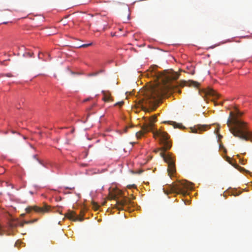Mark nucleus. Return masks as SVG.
<instances>
[{"label":"nucleus","instance_id":"obj_3","mask_svg":"<svg viewBox=\"0 0 252 252\" xmlns=\"http://www.w3.org/2000/svg\"><path fill=\"white\" fill-rule=\"evenodd\" d=\"M154 137L156 138H159V142L162 147L158 150H155L154 152L157 153L159 151L160 156L163 158L164 161L168 164L167 171L168 174L171 176L176 172L175 160L170 154H165L164 152L170 149L172 146L171 142L169 140V135L164 131L161 130L153 131Z\"/></svg>","mask_w":252,"mask_h":252},{"label":"nucleus","instance_id":"obj_24","mask_svg":"<svg viewBox=\"0 0 252 252\" xmlns=\"http://www.w3.org/2000/svg\"><path fill=\"white\" fill-rule=\"evenodd\" d=\"M20 226H21V227H23V226H24V223H21Z\"/></svg>","mask_w":252,"mask_h":252},{"label":"nucleus","instance_id":"obj_7","mask_svg":"<svg viewBox=\"0 0 252 252\" xmlns=\"http://www.w3.org/2000/svg\"><path fill=\"white\" fill-rule=\"evenodd\" d=\"M157 121V116L154 115L148 119L145 124L144 129L146 131H150L153 130L154 124Z\"/></svg>","mask_w":252,"mask_h":252},{"label":"nucleus","instance_id":"obj_23","mask_svg":"<svg viewBox=\"0 0 252 252\" xmlns=\"http://www.w3.org/2000/svg\"><path fill=\"white\" fill-rule=\"evenodd\" d=\"M60 208H61L60 207H58V210H57V211H58V212H59L60 213H61V210H60Z\"/></svg>","mask_w":252,"mask_h":252},{"label":"nucleus","instance_id":"obj_1","mask_svg":"<svg viewBox=\"0 0 252 252\" xmlns=\"http://www.w3.org/2000/svg\"><path fill=\"white\" fill-rule=\"evenodd\" d=\"M147 75L148 77H153L156 82L141 93L143 94V103L148 104L150 109L152 111L156 109L161 97L167 92L173 89V85L170 82L177 80L180 74L171 70L166 71L163 73L152 71L148 72Z\"/></svg>","mask_w":252,"mask_h":252},{"label":"nucleus","instance_id":"obj_14","mask_svg":"<svg viewBox=\"0 0 252 252\" xmlns=\"http://www.w3.org/2000/svg\"><path fill=\"white\" fill-rule=\"evenodd\" d=\"M93 208L94 210H97L98 209V208H99V205H97L96 203L94 202L93 203Z\"/></svg>","mask_w":252,"mask_h":252},{"label":"nucleus","instance_id":"obj_19","mask_svg":"<svg viewBox=\"0 0 252 252\" xmlns=\"http://www.w3.org/2000/svg\"><path fill=\"white\" fill-rule=\"evenodd\" d=\"M102 72V70H101L99 72H96L93 73L91 74L90 75V76H95V75H97L99 72Z\"/></svg>","mask_w":252,"mask_h":252},{"label":"nucleus","instance_id":"obj_6","mask_svg":"<svg viewBox=\"0 0 252 252\" xmlns=\"http://www.w3.org/2000/svg\"><path fill=\"white\" fill-rule=\"evenodd\" d=\"M50 206L45 204L43 207H40L37 206H29L26 208V211L27 213H30L32 210L39 213H45L49 210Z\"/></svg>","mask_w":252,"mask_h":252},{"label":"nucleus","instance_id":"obj_22","mask_svg":"<svg viewBox=\"0 0 252 252\" xmlns=\"http://www.w3.org/2000/svg\"><path fill=\"white\" fill-rule=\"evenodd\" d=\"M5 76H7V77H11V76H12L11 74H10V73L6 74L5 75Z\"/></svg>","mask_w":252,"mask_h":252},{"label":"nucleus","instance_id":"obj_8","mask_svg":"<svg viewBox=\"0 0 252 252\" xmlns=\"http://www.w3.org/2000/svg\"><path fill=\"white\" fill-rule=\"evenodd\" d=\"M65 217L67 218L68 219L73 221H82L83 220V217L77 216L74 212L71 211H69L65 215Z\"/></svg>","mask_w":252,"mask_h":252},{"label":"nucleus","instance_id":"obj_2","mask_svg":"<svg viewBox=\"0 0 252 252\" xmlns=\"http://www.w3.org/2000/svg\"><path fill=\"white\" fill-rule=\"evenodd\" d=\"M242 113L236 109V114L230 112V117L227 120V125L229 131L236 137L252 142V132L248 129L247 124L238 118Z\"/></svg>","mask_w":252,"mask_h":252},{"label":"nucleus","instance_id":"obj_18","mask_svg":"<svg viewBox=\"0 0 252 252\" xmlns=\"http://www.w3.org/2000/svg\"><path fill=\"white\" fill-rule=\"evenodd\" d=\"M3 234V230L2 227V226L0 224V236H1Z\"/></svg>","mask_w":252,"mask_h":252},{"label":"nucleus","instance_id":"obj_25","mask_svg":"<svg viewBox=\"0 0 252 252\" xmlns=\"http://www.w3.org/2000/svg\"><path fill=\"white\" fill-rule=\"evenodd\" d=\"M33 157H34V158H36V155H34Z\"/></svg>","mask_w":252,"mask_h":252},{"label":"nucleus","instance_id":"obj_4","mask_svg":"<svg viewBox=\"0 0 252 252\" xmlns=\"http://www.w3.org/2000/svg\"><path fill=\"white\" fill-rule=\"evenodd\" d=\"M191 184L187 182H180L176 184L170 185L168 186L167 189L166 190H164V191L166 194L169 193H178L181 194L185 195L187 194L186 189H191Z\"/></svg>","mask_w":252,"mask_h":252},{"label":"nucleus","instance_id":"obj_16","mask_svg":"<svg viewBox=\"0 0 252 252\" xmlns=\"http://www.w3.org/2000/svg\"><path fill=\"white\" fill-rule=\"evenodd\" d=\"M92 44V43H89V44H84L81 45L79 47H83V48L87 47L91 45Z\"/></svg>","mask_w":252,"mask_h":252},{"label":"nucleus","instance_id":"obj_5","mask_svg":"<svg viewBox=\"0 0 252 252\" xmlns=\"http://www.w3.org/2000/svg\"><path fill=\"white\" fill-rule=\"evenodd\" d=\"M112 198L116 200L115 205L118 210H125L129 205H133V202L128 198L123 197L121 200H117L116 196L115 195Z\"/></svg>","mask_w":252,"mask_h":252},{"label":"nucleus","instance_id":"obj_28","mask_svg":"<svg viewBox=\"0 0 252 252\" xmlns=\"http://www.w3.org/2000/svg\"><path fill=\"white\" fill-rule=\"evenodd\" d=\"M12 132L13 133H15L14 131H12Z\"/></svg>","mask_w":252,"mask_h":252},{"label":"nucleus","instance_id":"obj_26","mask_svg":"<svg viewBox=\"0 0 252 252\" xmlns=\"http://www.w3.org/2000/svg\"><path fill=\"white\" fill-rule=\"evenodd\" d=\"M24 223H29V221H25Z\"/></svg>","mask_w":252,"mask_h":252},{"label":"nucleus","instance_id":"obj_27","mask_svg":"<svg viewBox=\"0 0 252 252\" xmlns=\"http://www.w3.org/2000/svg\"><path fill=\"white\" fill-rule=\"evenodd\" d=\"M38 58L40 59V53L38 54Z\"/></svg>","mask_w":252,"mask_h":252},{"label":"nucleus","instance_id":"obj_20","mask_svg":"<svg viewBox=\"0 0 252 252\" xmlns=\"http://www.w3.org/2000/svg\"><path fill=\"white\" fill-rule=\"evenodd\" d=\"M169 123L171 125H173L174 127H175L176 126H175V125H176V123L175 122H169Z\"/></svg>","mask_w":252,"mask_h":252},{"label":"nucleus","instance_id":"obj_9","mask_svg":"<svg viewBox=\"0 0 252 252\" xmlns=\"http://www.w3.org/2000/svg\"><path fill=\"white\" fill-rule=\"evenodd\" d=\"M209 127V126L207 125H197L193 127H191L190 129L193 133H200L203 131L206 130Z\"/></svg>","mask_w":252,"mask_h":252},{"label":"nucleus","instance_id":"obj_11","mask_svg":"<svg viewBox=\"0 0 252 252\" xmlns=\"http://www.w3.org/2000/svg\"><path fill=\"white\" fill-rule=\"evenodd\" d=\"M103 94V97L102 99L105 101L108 102L109 101H111V96L110 95V94L109 92H106L104 91L102 92Z\"/></svg>","mask_w":252,"mask_h":252},{"label":"nucleus","instance_id":"obj_15","mask_svg":"<svg viewBox=\"0 0 252 252\" xmlns=\"http://www.w3.org/2000/svg\"><path fill=\"white\" fill-rule=\"evenodd\" d=\"M124 103L123 101L118 102L115 104V106L119 105L120 107H121Z\"/></svg>","mask_w":252,"mask_h":252},{"label":"nucleus","instance_id":"obj_21","mask_svg":"<svg viewBox=\"0 0 252 252\" xmlns=\"http://www.w3.org/2000/svg\"><path fill=\"white\" fill-rule=\"evenodd\" d=\"M143 110L145 111H146V112H149L150 110H149L148 108H146V107H143Z\"/></svg>","mask_w":252,"mask_h":252},{"label":"nucleus","instance_id":"obj_10","mask_svg":"<svg viewBox=\"0 0 252 252\" xmlns=\"http://www.w3.org/2000/svg\"><path fill=\"white\" fill-rule=\"evenodd\" d=\"M203 93L205 95H212L216 97V98H219V94L214 90L212 89H208L207 90L203 91Z\"/></svg>","mask_w":252,"mask_h":252},{"label":"nucleus","instance_id":"obj_17","mask_svg":"<svg viewBox=\"0 0 252 252\" xmlns=\"http://www.w3.org/2000/svg\"><path fill=\"white\" fill-rule=\"evenodd\" d=\"M190 85H192L193 86H194L195 87H198L199 85V84L196 82L191 81V84Z\"/></svg>","mask_w":252,"mask_h":252},{"label":"nucleus","instance_id":"obj_13","mask_svg":"<svg viewBox=\"0 0 252 252\" xmlns=\"http://www.w3.org/2000/svg\"><path fill=\"white\" fill-rule=\"evenodd\" d=\"M33 55V52H29V51L26 52L23 54V56L24 57H29V58L32 57Z\"/></svg>","mask_w":252,"mask_h":252},{"label":"nucleus","instance_id":"obj_12","mask_svg":"<svg viewBox=\"0 0 252 252\" xmlns=\"http://www.w3.org/2000/svg\"><path fill=\"white\" fill-rule=\"evenodd\" d=\"M145 127V126H143L141 130L138 131L136 133V136L138 139L140 138L144 134V133L148 132V131H146L144 130V128Z\"/></svg>","mask_w":252,"mask_h":252}]
</instances>
